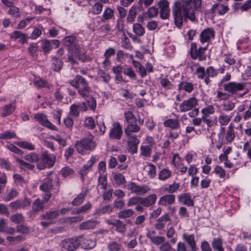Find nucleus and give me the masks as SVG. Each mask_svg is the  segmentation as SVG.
Listing matches in <instances>:
<instances>
[{
  "mask_svg": "<svg viewBox=\"0 0 251 251\" xmlns=\"http://www.w3.org/2000/svg\"><path fill=\"white\" fill-rule=\"evenodd\" d=\"M201 0H176L172 7V15L176 26L181 28L183 22L196 20L195 12L201 9Z\"/></svg>",
  "mask_w": 251,
  "mask_h": 251,
  "instance_id": "f257e3e1",
  "label": "nucleus"
},
{
  "mask_svg": "<svg viewBox=\"0 0 251 251\" xmlns=\"http://www.w3.org/2000/svg\"><path fill=\"white\" fill-rule=\"evenodd\" d=\"M69 83L77 89V93L81 97L89 98L91 89L87 80L83 76L77 75L73 80L70 81Z\"/></svg>",
  "mask_w": 251,
  "mask_h": 251,
  "instance_id": "f03ea898",
  "label": "nucleus"
},
{
  "mask_svg": "<svg viewBox=\"0 0 251 251\" xmlns=\"http://www.w3.org/2000/svg\"><path fill=\"white\" fill-rule=\"evenodd\" d=\"M55 161L56 156L53 154H50L48 151H45L39 156V161L36 165L39 170L49 169L53 166Z\"/></svg>",
  "mask_w": 251,
  "mask_h": 251,
  "instance_id": "7ed1b4c3",
  "label": "nucleus"
},
{
  "mask_svg": "<svg viewBox=\"0 0 251 251\" xmlns=\"http://www.w3.org/2000/svg\"><path fill=\"white\" fill-rule=\"evenodd\" d=\"M75 146L78 153H83L85 150H94L96 147V143L94 141V136L90 134L87 137L77 141Z\"/></svg>",
  "mask_w": 251,
  "mask_h": 251,
  "instance_id": "20e7f679",
  "label": "nucleus"
},
{
  "mask_svg": "<svg viewBox=\"0 0 251 251\" xmlns=\"http://www.w3.org/2000/svg\"><path fill=\"white\" fill-rule=\"evenodd\" d=\"M59 216V212L58 210L47 211L40 216V220H44L40 222V225L44 227H47L55 223L56 220Z\"/></svg>",
  "mask_w": 251,
  "mask_h": 251,
  "instance_id": "39448f33",
  "label": "nucleus"
},
{
  "mask_svg": "<svg viewBox=\"0 0 251 251\" xmlns=\"http://www.w3.org/2000/svg\"><path fill=\"white\" fill-rule=\"evenodd\" d=\"M52 183V179L50 177H48L43 180L42 183L40 185V190L45 193L43 194V199L45 202H48L51 197L50 191L53 187Z\"/></svg>",
  "mask_w": 251,
  "mask_h": 251,
  "instance_id": "423d86ee",
  "label": "nucleus"
},
{
  "mask_svg": "<svg viewBox=\"0 0 251 251\" xmlns=\"http://www.w3.org/2000/svg\"><path fill=\"white\" fill-rule=\"evenodd\" d=\"M246 86V83L244 82H229L223 85L224 90L231 95H234L240 91H243Z\"/></svg>",
  "mask_w": 251,
  "mask_h": 251,
  "instance_id": "0eeeda50",
  "label": "nucleus"
},
{
  "mask_svg": "<svg viewBox=\"0 0 251 251\" xmlns=\"http://www.w3.org/2000/svg\"><path fill=\"white\" fill-rule=\"evenodd\" d=\"M207 50V47H200L197 49L196 44L192 43L191 44L190 49L191 56L193 59H196L198 58L200 61L204 60L206 59V55L204 52Z\"/></svg>",
  "mask_w": 251,
  "mask_h": 251,
  "instance_id": "6e6552de",
  "label": "nucleus"
},
{
  "mask_svg": "<svg viewBox=\"0 0 251 251\" xmlns=\"http://www.w3.org/2000/svg\"><path fill=\"white\" fill-rule=\"evenodd\" d=\"M198 105V100L194 97L183 100L179 105V110L185 112L192 110Z\"/></svg>",
  "mask_w": 251,
  "mask_h": 251,
  "instance_id": "1a4fd4ad",
  "label": "nucleus"
},
{
  "mask_svg": "<svg viewBox=\"0 0 251 251\" xmlns=\"http://www.w3.org/2000/svg\"><path fill=\"white\" fill-rule=\"evenodd\" d=\"M62 250L73 251L80 246L79 237L65 239L61 243Z\"/></svg>",
  "mask_w": 251,
  "mask_h": 251,
  "instance_id": "9d476101",
  "label": "nucleus"
},
{
  "mask_svg": "<svg viewBox=\"0 0 251 251\" xmlns=\"http://www.w3.org/2000/svg\"><path fill=\"white\" fill-rule=\"evenodd\" d=\"M127 187L131 193L136 194L141 196L144 195L150 190V188L145 184L139 185L132 182L127 185Z\"/></svg>",
  "mask_w": 251,
  "mask_h": 251,
  "instance_id": "9b49d317",
  "label": "nucleus"
},
{
  "mask_svg": "<svg viewBox=\"0 0 251 251\" xmlns=\"http://www.w3.org/2000/svg\"><path fill=\"white\" fill-rule=\"evenodd\" d=\"M160 8V17L163 20L168 19L170 15V2L168 0H160L158 2Z\"/></svg>",
  "mask_w": 251,
  "mask_h": 251,
  "instance_id": "f8f14e48",
  "label": "nucleus"
},
{
  "mask_svg": "<svg viewBox=\"0 0 251 251\" xmlns=\"http://www.w3.org/2000/svg\"><path fill=\"white\" fill-rule=\"evenodd\" d=\"M127 149L129 152L134 154L138 151V145L140 143L139 140L136 136H126Z\"/></svg>",
  "mask_w": 251,
  "mask_h": 251,
  "instance_id": "ddd939ff",
  "label": "nucleus"
},
{
  "mask_svg": "<svg viewBox=\"0 0 251 251\" xmlns=\"http://www.w3.org/2000/svg\"><path fill=\"white\" fill-rule=\"evenodd\" d=\"M34 118L42 126L52 130H56V127L52 125L47 119L46 115L43 113H38L35 114Z\"/></svg>",
  "mask_w": 251,
  "mask_h": 251,
  "instance_id": "4468645a",
  "label": "nucleus"
},
{
  "mask_svg": "<svg viewBox=\"0 0 251 251\" xmlns=\"http://www.w3.org/2000/svg\"><path fill=\"white\" fill-rule=\"evenodd\" d=\"M122 135L123 130L120 123L119 122L114 123L109 132L110 138L119 140L121 138Z\"/></svg>",
  "mask_w": 251,
  "mask_h": 251,
  "instance_id": "2eb2a0df",
  "label": "nucleus"
},
{
  "mask_svg": "<svg viewBox=\"0 0 251 251\" xmlns=\"http://www.w3.org/2000/svg\"><path fill=\"white\" fill-rule=\"evenodd\" d=\"M107 223L114 226L115 227V230L118 233L125 234L126 231V225L120 220H108L107 221Z\"/></svg>",
  "mask_w": 251,
  "mask_h": 251,
  "instance_id": "dca6fc26",
  "label": "nucleus"
},
{
  "mask_svg": "<svg viewBox=\"0 0 251 251\" xmlns=\"http://www.w3.org/2000/svg\"><path fill=\"white\" fill-rule=\"evenodd\" d=\"M225 140L226 144L231 143L235 138V132L234 126L232 124H230L227 127L226 133L222 137Z\"/></svg>",
  "mask_w": 251,
  "mask_h": 251,
  "instance_id": "f3484780",
  "label": "nucleus"
},
{
  "mask_svg": "<svg viewBox=\"0 0 251 251\" xmlns=\"http://www.w3.org/2000/svg\"><path fill=\"white\" fill-rule=\"evenodd\" d=\"M214 36V31L212 28H207L204 29L200 34V41L202 44L209 43Z\"/></svg>",
  "mask_w": 251,
  "mask_h": 251,
  "instance_id": "a211bd4d",
  "label": "nucleus"
},
{
  "mask_svg": "<svg viewBox=\"0 0 251 251\" xmlns=\"http://www.w3.org/2000/svg\"><path fill=\"white\" fill-rule=\"evenodd\" d=\"M178 201L179 203L187 206H194V201L192 196L189 193H183L178 197Z\"/></svg>",
  "mask_w": 251,
  "mask_h": 251,
  "instance_id": "6ab92c4d",
  "label": "nucleus"
},
{
  "mask_svg": "<svg viewBox=\"0 0 251 251\" xmlns=\"http://www.w3.org/2000/svg\"><path fill=\"white\" fill-rule=\"evenodd\" d=\"M176 196L173 194H168L161 197L158 203L162 206H167L173 204L175 203Z\"/></svg>",
  "mask_w": 251,
  "mask_h": 251,
  "instance_id": "aec40b11",
  "label": "nucleus"
},
{
  "mask_svg": "<svg viewBox=\"0 0 251 251\" xmlns=\"http://www.w3.org/2000/svg\"><path fill=\"white\" fill-rule=\"evenodd\" d=\"M157 200L156 194H153L146 197H141L140 204L145 207H150L153 205Z\"/></svg>",
  "mask_w": 251,
  "mask_h": 251,
  "instance_id": "412c9836",
  "label": "nucleus"
},
{
  "mask_svg": "<svg viewBox=\"0 0 251 251\" xmlns=\"http://www.w3.org/2000/svg\"><path fill=\"white\" fill-rule=\"evenodd\" d=\"M182 238L189 245L192 251H198V248L194 234L188 235L186 233H184L182 235Z\"/></svg>",
  "mask_w": 251,
  "mask_h": 251,
  "instance_id": "4be33fe9",
  "label": "nucleus"
},
{
  "mask_svg": "<svg viewBox=\"0 0 251 251\" xmlns=\"http://www.w3.org/2000/svg\"><path fill=\"white\" fill-rule=\"evenodd\" d=\"M80 245L84 249H92L96 245V242L95 240L88 238H83L79 237Z\"/></svg>",
  "mask_w": 251,
  "mask_h": 251,
  "instance_id": "5701e85b",
  "label": "nucleus"
},
{
  "mask_svg": "<svg viewBox=\"0 0 251 251\" xmlns=\"http://www.w3.org/2000/svg\"><path fill=\"white\" fill-rule=\"evenodd\" d=\"M140 130V126L136 124V123H133L127 124L125 128V133L126 136H135L132 133L138 132Z\"/></svg>",
  "mask_w": 251,
  "mask_h": 251,
  "instance_id": "b1692460",
  "label": "nucleus"
},
{
  "mask_svg": "<svg viewBox=\"0 0 251 251\" xmlns=\"http://www.w3.org/2000/svg\"><path fill=\"white\" fill-rule=\"evenodd\" d=\"M99 224L96 220H89L81 223L79 226L80 230H89L95 228Z\"/></svg>",
  "mask_w": 251,
  "mask_h": 251,
  "instance_id": "393cba45",
  "label": "nucleus"
},
{
  "mask_svg": "<svg viewBox=\"0 0 251 251\" xmlns=\"http://www.w3.org/2000/svg\"><path fill=\"white\" fill-rule=\"evenodd\" d=\"M194 89V84L191 82L182 81L178 84V90H183L187 93H190Z\"/></svg>",
  "mask_w": 251,
  "mask_h": 251,
  "instance_id": "a878e982",
  "label": "nucleus"
},
{
  "mask_svg": "<svg viewBox=\"0 0 251 251\" xmlns=\"http://www.w3.org/2000/svg\"><path fill=\"white\" fill-rule=\"evenodd\" d=\"M163 125L165 127H170L171 129L180 128V122L176 119H167L164 122Z\"/></svg>",
  "mask_w": 251,
  "mask_h": 251,
  "instance_id": "bb28decb",
  "label": "nucleus"
},
{
  "mask_svg": "<svg viewBox=\"0 0 251 251\" xmlns=\"http://www.w3.org/2000/svg\"><path fill=\"white\" fill-rule=\"evenodd\" d=\"M228 9H229L227 6L216 3L213 5L211 9V11L213 13L217 12L219 15H223L226 13L228 11Z\"/></svg>",
  "mask_w": 251,
  "mask_h": 251,
  "instance_id": "cd10ccee",
  "label": "nucleus"
},
{
  "mask_svg": "<svg viewBox=\"0 0 251 251\" xmlns=\"http://www.w3.org/2000/svg\"><path fill=\"white\" fill-rule=\"evenodd\" d=\"M88 193V190H83L72 201V204L74 206H77L81 204L84 201Z\"/></svg>",
  "mask_w": 251,
  "mask_h": 251,
  "instance_id": "c85d7f7f",
  "label": "nucleus"
},
{
  "mask_svg": "<svg viewBox=\"0 0 251 251\" xmlns=\"http://www.w3.org/2000/svg\"><path fill=\"white\" fill-rule=\"evenodd\" d=\"M145 169L146 170L147 175L151 179L154 178L156 175V166L151 163H147Z\"/></svg>",
  "mask_w": 251,
  "mask_h": 251,
  "instance_id": "c756f323",
  "label": "nucleus"
},
{
  "mask_svg": "<svg viewBox=\"0 0 251 251\" xmlns=\"http://www.w3.org/2000/svg\"><path fill=\"white\" fill-rule=\"evenodd\" d=\"M211 244L215 251H225L223 247V240L221 238H214Z\"/></svg>",
  "mask_w": 251,
  "mask_h": 251,
  "instance_id": "7c9ffc66",
  "label": "nucleus"
},
{
  "mask_svg": "<svg viewBox=\"0 0 251 251\" xmlns=\"http://www.w3.org/2000/svg\"><path fill=\"white\" fill-rule=\"evenodd\" d=\"M135 212L132 209H126L120 211L118 213V217L119 219H125L132 217Z\"/></svg>",
  "mask_w": 251,
  "mask_h": 251,
  "instance_id": "2f4dec72",
  "label": "nucleus"
},
{
  "mask_svg": "<svg viewBox=\"0 0 251 251\" xmlns=\"http://www.w3.org/2000/svg\"><path fill=\"white\" fill-rule=\"evenodd\" d=\"M92 207V205L90 202H87L82 206L75 208L72 211L73 214H78L80 213H87Z\"/></svg>",
  "mask_w": 251,
  "mask_h": 251,
  "instance_id": "473e14b6",
  "label": "nucleus"
},
{
  "mask_svg": "<svg viewBox=\"0 0 251 251\" xmlns=\"http://www.w3.org/2000/svg\"><path fill=\"white\" fill-rule=\"evenodd\" d=\"M46 202L44 201V200L36 199L32 204V210L35 212L41 211L44 208V203Z\"/></svg>",
  "mask_w": 251,
  "mask_h": 251,
  "instance_id": "72a5a7b5",
  "label": "nucleus"
},
{
  "mask_svg": "<svg viewBox=\"0 0 251 251\" xmlns=\"http://www.w3.org/2000/svg\"><path fill=\"white\" fill-rule=\"evenodd\" d=\"M15 106L13 104H6L2 108V112L1 116L3 117H7L11 114L15 110Z\"/></svg>",
  "mask_w": 251,
  "mask_h": 251,
  "instance_id": "f704fd0d",
  "label": "nucleus"
},
{
  "mask_svg": "<svg viewBox=\"0 0 251 251\" xmlns=\"http://www.w3.org/2000/svg\"><path fill=\"white\" fill-rule=\"evenodd\" d=\"M112 176L115 183L118 185H123L126 183L125 177L122 174L113 173Z\"/></svg>",
  "mask_w": 251,
  "mask_h": 251,
  "instance_id": "c9c22d12",
  "label": "nucleus"
},
{
  "mask_svg": "<svg viewBox=\"0 0 251 251\" xmlns=\"http://www.w3.org/2000/svg\"><path fill=\"white\" fill-rule=\"evenodd\" d=\"M171 176V172L168 169H163L160 171L158 174V179L162 181H165Z\"/></svg>",
  "mask_w": 251,
  "mask_h": 251,
  "instance_id": "e433bc0d",
  "label": "nucleus"
},
{
  "mask_svg": "<svg viewBox=\"0 0 251 251\" xmlns=\"http://www.w3.org/2000/svg\"><path fill=\"white\" fill-rule=\"evenodd\" d=\"M41 48L45 53H48L52 49L53 47L51 46V42L49 40L44 39L41 41Z\"/></svg>",
  "mask_w": 251,
  "mask_h": 251,
  "instance_id": "4c0bfd02",
  "label": "nucleus"
},
{
  "mask_svg": "<svg viewBox=\"0 0 251 251\" xmlns=\"http://www.w3.org/2000/svg\"><path fill=\"white\" fill-rule=\"evenodd\" d=\"M62 66L63 62L60 59L55 57L52 58L51 67L54 71H59L62 69Z\"/></svg>",
  "mask_w": 251,
  "mask_h": 251,
  "instance_id": "58836bf2",
  "label": "nucleus"
},
{
  "mask_svg": "<svg viewBox=\"0 0 251 251\" xmlns=\"http://www.w3.org/2000/svg\"><path fill=\"white\" fill-rule=\"evenodd\" d=\"M107 185V176L104 174H100L98 177V187L101 186V188L103 190H106Z\"/></svg>",
  "mask_w": 251,
  "mask_h": 251,
  "instance_id": "ea45409f",
  "label": "nucleus"
},
{
  "mask_svg": "<svg viewBox=\"0 0 251 251\" xmlns=\"http://www.w3.org/2000/svg\"><path fill=\"white\" fill-rule=\"evenodd\" d=\"M133 32L139 36H143L145 32L144 27L140 24L136 23L133 25Z\"/></svg>",
  "mask_w": 251,
  "mask_h": 251,
  "instance_id": "a19ab883",
  "label": "nucleus"
},
{
  "mask_svg": "<svg viewBox=\"0 0 251 251\" xmlns=\"http://www.w3.org/2000/svg\"><path fill=\"white\" fill-rule=\"evenodd\" d=\"M24 158L29 162L38 163L39 159V155L35 152H31L25 156Z\"/></svg>",
  "mask_w": 251,
  "mask_h": 251,
  "instance_id": "79ce46f5",
  "label": "nucleus"
},
{
  "mask_svg": "<svg viewBox=\"0 0 251 251\" xmlns=\"http://www.w3.org/2000/svg\"><path fill=\"white\" fill-rule=\"evenodd\" d=\"M122 248V245L116 241L110 242L107 245L109 251H120Z\"/></svg>",
  "mask_w": 251,
  "mask_h": 251,
  "instance_id": "37998d69",
  "label": "nucleus"
},
{
  "mask_svg": "<svg viewBox=\"0 0 251 251\" xmlns=\"http://www.w3.org/2000/svg\"><path fill=\"white\" fill-rule=\"evenodd\" d=\"M86 59L85 56H76L75 55H69L67 58L66 61L70 63L72 65L77 63V60L84 61Z\"/></svg>",
  "mask_w": 251,
  "mask_h": 251,
  "instance_id": "c03bdc74",
  "label": "nucleus"
},
{
  "mask_svg": "<svg viewBox=\"0 0 251 251\" xmlns=\"http://www.w3.org/2000/svg\"><path fill=\"white\" fill-rule=\"evenodd\" d=\"M7 13L15 18H18L21 17L20 8L15 5L9 9Z\"/></svg>",
  "mask_w": 251,
  "mask_h": 251,
  "instance_id": "a18cd8bd",
  "label": "nucleus"
},
{
  "mask_svg": "<svg viewBox=\"0 0 251 251\" xmlns=\"http://www.w3.org/2000/svg\"><path fill=\"white\" fill-rule=\"evenodd\" d=\"M201 112L202 116L208 117L210 115H212L215 113V108L213 105H209L203 108L201 110Z\"/></svg>",
  "mask_w": 251,
  "mask_h": 251,
  "instance_id": "49530a36",
  "label": "nucleus"
},
{
  "mask_svg": "<svg viewBox=\"0 0 251 251\" xmlns=\"http://www.w3.org/2000/svg\"><path fill=\"white\" fill-rule=\"evenodd\" d=\"M17 162L19 163L21 168L24 169H29L33 170L35 168V165L29 163H27L21 159H17Z\"/></svg>",
  "mask_w": 251,
  "mask_h": 251,
  "instance_id": "de8ad7c7",
  "label": "nucleus"
},
{
  "mask_svg": "<svg viewBox=\"0 0 251 251\" xmlns=\"http://www.w3.org/2000/svg\"><path fill=\"white\" fill-rule=\"evenodd\" d=\"M158 14V9L157 7L155 6H151L145 13V15L150 18H154L156 17Z\"/></svg>",
  "mask_w": 251,
  "mask_h": 251,
  "instance_id": "09e8293b",
  "label": "nucleus"
},
{
  "mask_svg": "<svg viewBox=\"0 0 251 251\" xmlns=\"http://www.w3.org/2000/svg\"><path fill=\"white\" fill-rule=\"evenodd\" d=\"M124 117L127 124L133 123H136L137 122L136 118L133 115L132 112L130 111L126 112L124 113Z\"/></svg>",
  "mask_w": 251,
  "mask_h": 251,
  "instance_id": "8fccbe9b",
  "label": "nucleus"
},
{
  "mask_svg": "<svg viewBox=\"0 0 251 251\" xmlns=\"http://www.w3.org/2000/svg\"><path fill=\"white\" fill-rule=\"evenodd\" d=\"M230 120V117L226 115L222 114L219 115L218 117V122L222 126L227 125Z\"/></svg>",
  "mask_w": 251,
  "mask_h": 251,
  "instance_id": "3c124183",
  "label": "nucleus"
},
{
  "mask_svg": "<svg viewBox=\"0 0 251 251\" xmlns=\"http://www.w3.org/2000/svg\"><path fill=\"white\" fill-rule=\"evenodd\" d=\"M141 155L145 157H150L151 154L152 150L150 146L142 145L140 148Z\"/></svg>",
  "mask_w": 251,
  "mask_h": 251,
  "instance_id": "603ef678",
  "label": "nucleus"
},
{
  "mask_svg": "<svg viewBox=\"0 0 251 251\" xmlns=\"http://www.w3.org/2000/svg\"><path fill=\"white\" fill-rule=\"evenodd\" d=\"M102 7V4L100 2H97L92 6L91 12L94 15H98L101 12Z\"/></svg>",
  "mask_w": 251,
  "mask_h": 251,
  "instance_id": "864d4df0",
  "label": "nucleus"
},
{
  "mask_svg": "<svg viewBox=\"0 0 251 251\" xmlns=\"http://www.w3.org/2000/svg\"><path fill=\"white\" fill-rule=\"evenodd\" d=\"M17 145L20 148L30 151H32L35 149L34 146L27 141L19 142L17 143Z\"/></svg>",
  "mask_w": 251,
  "mask_h": 251,
  "instance_id": "5fc2aeb1",
  "label": "nucleus"
},
{
  "mask_svg": "<svg viewBox=\"0 0 251 251\" xmlns=\"http://www.w3.org/2000/svg\"><path fill=\"white\" fill-rule=\"evenodd\" d=\"M137 14V9L134 6H132L131 7L129 11V13L127 17V21L129 23L132 22L136 16Z\"/></svg>",
  "mask_w": 251,
  "mask_h": 251,
  "instance_id": "6e6d98bb",
  "label": "nucleus"
},
{
  "mask_svg": "<svg viewBox=\"0 0 251 251\" xmlns=\"http://www.w3.org/2000/svg\"><path fill=\"white\" fill-rule=\"evenodd\" d=\"M195 74L199 79H203L206 76V70L203 67L199 66L196 69Z\"/></svg>",
  "mask_w": 251,
  "mask_h": 251,
  "instance_id": "4d7b16f0",
  "label": "nucleus"
},
{
  "mask_svg": "<svg viewBox=\"0 0 251 251\" xmlns=\"http://www.w3.org/2000/svg\"><path fill=\"white\" fill-rule=\"evenodd\" d=\"M79 114V109L78 105L73 104L70 107V111L69 116L71 117H77Z\"/></svg>",
  "mask_w": 251,
  "mask_h": 251,
  "instance_id": "13d9d810",
  "label": "nucleus"
},
{
  "mask_svg": "<svg viewBox=\"0 0 251 251\" xmlns=\"http://www.w3.org/2000/svg\"><path fill=\"white\" fill-rule=\"evenodd\" d=\"M89 99L86 100V103L88 104L90 109L95 111L97 107V101L95 98L92 96L89 97Z\"/></svg>",
  "mask_w": 251,
  "mask_h": 251,
  "instance_id": "bf43d9fd",
  "label": "nucleus"
},
{
  "mask_svg": "<svg viewBox=\"0 0 251 251\" xmlns=\"http://www.w3.org/2000/svg\"><path fill=\"white\" fill-rule=\"evenodd\" d=\"M10 220L12 222L16 224H20L24 222V218L22 214L20 213H16L11 216Z\"/></svg>",
  "mask_w": 251,
  "mask_h": 251,
  "instance_id": "052dcab7",
  "label": "nucleus"
},
{
  "mask_svg": "<svg viewBox=\"0 0 251 251\" xmlns=\"http://www.w3.org/2000/svg\"><path fill=\"white\" fill-rule=\"evenodd\" d=\"M160 83L165 89H172L174 87L169 79L166 78H161L160 81Z\"/></svg>",
  "mask_w": 251,
  "mask_h": 251,
  "instance_id": "680f3d73",
  "label": "nucleus"
},
{
  "mask_svg": "<svg viewBox=\"0 0 251 251\" xmlns=\"http://www.w3.org/2000/svg\"><path fill=\"white\" fill-rule=\"evenodd\" d=\"M114 12L111 8L107 7L104 10L102 17L104 20L111 19L114 16Z\"/></svg>",
  "mask_w": 251,
  "mask_h": 251,
  "instance_id": "e2e57ef3",
  "label": "nucleus"
},
{
  "mask_svg": "<svg viewBox=\"0 0 251 251\" xmlns=\"http://www.w3.org/2000/svg\"><path fill=\"white\" fill-rule=\"evenodd\" d=\"M113 209L110 204H107L99 209L98 212L100 214H109L113 211Z\"/></svg>",
  "mask_w": 251,
  "mask_h": 251,
  "instance_id": "0e129e2a",
  "label": "nucleus"
},
{
  "mask_svg": "<svg viewBox=\"0 0 251 251\" xmlns=\"http://www.w3.org/2000/svg\"><path fill=\"white\" fill-rule=\"evenodd\" d=\"M91 168L90 166L86 165H84L83 167L79 171V175L82 181L85 179V176H87L89 172L91 170Z\"/></svg>",
  "mask_w": 251,
  "mask_h": 251,
  "instance_id": "69168bd1",
  "label": "nucleus"
},
{
  "mask_svg": "<svg viewBox=\"0 0 251 251\" xmlns=\"http://www.w3.org/2000/svg\"><path fill=\"white\" fill-rule=\"evenodd\" d=\"M124 73L128 76L130 78L135 80L136 79V75L131 68L126 67L124 69Z\"/></svg>",
  "mask_w": 251,
  "mask_h": 251,
  "instance_id": "338daca9",
  "label": "nucleus"
},
{
  "mask_svg": "<svg viewBox=\"0 0 251 251\" xmlns=\"http://www.w3.org/2000/svg\"><path fill=\"white\" fill-rule=\"evenodd\" d=\"M243 151H247V156L251 159V142L247 141L245 142L243 145Z\"/></svg>",
  "mask_w": 251,
  "mask_h": 251,
  "instance_id": "774afa93",
  "label": "nucleus"
}]
</instances>
